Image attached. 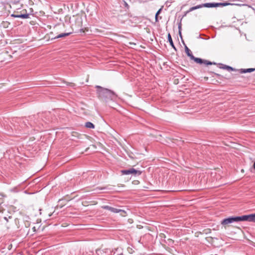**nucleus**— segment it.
<instances>
[{
  "label": "nucleus",
  "mask_w": 255,
  "mask_h": 255,
  "mask_svg": "<svg viewBox=\"0 0 255 255\" xmlns=\"http://www.w3.org/2000/svg\"><path fill=\"white\" fill-rule=\"evenodd\" d=\"M96 88L98 89V96L101 100L107 102L109 100H115L117 98V96L113 91L100 86H97Z\"/></svg>",
  "instance_id": "1"
},
{
  "label": "nucleus",
  "mask_w": 255,
  "mask_h": 255,
  "mask_svg": "<svg viewBox=\"0 0 255 255\" xmlns=\"http://www.w3.org/2000/svg\"><path fill=\"white\" fill-rule=\"evenodd\" d=\"M185 50L186 53L187 54L188 56L190 57L191 60H194L197 63L200 64H204L205 65L216 64V63L214 62L212 63L206 60H204L200 58H196L194 57L192 54L191 50L188 48V47L186 45H185Z\"/></svg>",
  "instance_id": "2"
},
{
  "label": "nucleus",
  "mask_w": 255,
  "mask_h": 255,
  "mask_svg": "<svg viewBox=\"0 0 255 255\" xmlns=\"http://www.w3.org/2000/svg\"><path fill=\"white\" fill-rule=\"evenodd\" d=\"M121 172L123 174L128 175L131 174L134 176L140 175L141 174V172L140 170H136L133 168L123 170L121 171Z\"/></svg>",
  "instance_id": "3"
},
{
  "label": "nucleus",
  "mask_w": 255,
  "mask_h": 255,
  "mask_svg": "<svg viewBox=\"0 0 255 255\" xmlns=\"http://www.w3.org/2000/svg\"><path fill=\"white\" fill-rule=\"evenodd\" d=\"M244 221L243 216L241 217H230L227 219H224V225L231 224L235 222Z\"/></svg>",
  "instance_id": "4"
},
{
  "label": "nucleus",
  "mask_w": 255,
  "mask_h": 255,
  "mask_svg": "<svg viewBox=\"0 0 255 255\" xmlns=\"http://www.w3.org/2000/svg\"><path fill=\"white\" fill-rule=\"evenodd\" d=\"M243 220L244 221H249L255 223V213L247 215H244Z\"/></svg>",
  "instance_id": "5"
},
{
  "label": "nucleus",
  "mask_w": 255,
  "mask_h": 255,
  "mask_svg": "<svg viewBox=\"0 0 255 255\" xmlns=\"http://www.w3.org/2000/svg\"><path fill=\"white\" fill-rule=\"evenodd\" d=\"M202 5H203V7H217L218 6H223V2L205 3L202 4Z\"/></svg>",
  "instance_id": "6"
},
{
  "label": "nucleus",
  "mask_w": 255,
  "mask_h": 255,
  "mask_svg": "<svg viewBox=\"0 0 255 255\" xmlns=\"http://www.w3.org/2000/svg\"><path fill=\"white\" fill-rule=\"evenodd\" d=\"M102 208L109 210L111 212H113V213H118V211H117V210H118L117 208L112 207L109 206H107V205L103 206H102Z\"/></svg>",
  "instance_id": "7"
},
{
  "label": "nucleus",
  "mask_w": 255,
  "mask_h": 255,
  "mask_svg": "<svg viewBox=\"0 0 255 255\" xmlns=\"http://www.w3.org/2000/svg\"><path fill=\"white\" fill-rule=\"evenodd\" d=\"M11 17H17V18H27L29 17V14L28 13H23L21 14H11Z\"/></svg>",
  "instance_id": "8"
},
{
  "label": "nucleus",
  "mask_w": 255,
  "mask_h": 255,
  "mask_svg": "<svg viewBox=\"0 0 255 255\" xmlns=\"http://www.w3.org/2000/svg\"><path fill=\"white\" fill-rule=\"evenodd\" d=\"M72 33V32L62 33H61V34H59L58 35H57L54 38L56 39V38H62V37H65V36L69 35Z\"/></svg>",
  "instance_id": "9"
},
{
  "label": "nucleus",
  "mask_w": 255,
  "mask_h": 255,
  "mask_svg": "<svg viewBox=\"0 0 255 255\" xmlns=\"http://www.w3.org/2000/svg\"><path fill=\"white\" fill-rule=\"evenodd\" d=\"M168 40L169 42L170 45L172 46V47H173L174 49L176 50V49L174 45V43L171 38V36L170 33L168 34Z\"/></svg>",
  "instance_id": "10"
},
{
  "label": "nucleus",
  "mask_w": 255,
  "mask_h": 255,
  "mask_svg": "<svg viewBox=\"0 0 255 255\" xmlns=\"http://www.w3.org/2000/svg\"><path fill=\"white\" fill-rule=\"evenodd\" d=\"M85 127L87 128H95L94 125L90 122H87L85 123Z\"/></svg>",
  "instance_id": "11"
},
{
  "label": "nucleus",
  "mask_w": 255,
  "mask_h": 255,
  "mask_svg": "<svg viewBox=\"0 0 255 255\" xmlns=\"http://www.w3.org/2000/svg\"><path fill=\"white\" fill-rule=\"evenodd\" d=\"M201 7H203V5H202V4L192 7L189 9V10H188V12L192 11L194 10H195V9L199 8H201Z\"/></svg>",
  "instance_id": "12"
},
{
  "label": "nucleus",
  "mask_w": 255,
  "mask_h": 255,
  "mask_svg": "<svg viewBox=\"0 0 255 255\" xmlns=\"http://www.w3.org/2000/svg\"><path fill=\"white\" fill-rule=\"evenodd\" d=\"M117 211H118V213H120L121 216L124 217L126 216V212L125 211L118 209Z\"/></svg>",
  "instance_id": "13"
},
{
  "label": "nucleus",
  "mask_w": 255,
  "mask_h": 255,
  "mask_svg": "<svg viewBox=\"0 0 255 255\" xmlns=\"http://www.w3.org/2000/svg\"><path fill=\"white\" fill-rule=\"evenodd\" d=\"M162 10V8H160L158 11L157 12H156V14H155V21L156 22H157L158 21V15L160 13L161 11Z\"/></svg>",
  "instance_id": "14"
},
{
  "label": "nucleus",
  "mask_w": 255,
  "mask_h": 255,
  "mask_svg": "<svg viewBox=\"0 0 255 255\" xmlns=\"http://www.w3.org/2000/svg\"><path fill=\"white\" fill-rule=\"evenodd\" d=\"M254 70V69L253 68H249L247 69H242V73H246V72H251Z\"/></svg>",
  "instance_id": "15"
},
{
  "label": "nucleus",
  "mask_w": 255,
  "mask_h": 255,
  "mask_svg": "<svg viewBox=\"0 0 255 255\" xmlns=\"http://www.w3.org/2000/svg\"><path fill=\"white\" fill-rule=\"evenodd\" d=\"M178 29H179V34L180 35V36L181 37V38H182V35H181V22L179 23L178 24Z\"/></svg>",
  "instance_id": "16"
},
{
  "label": "nucleus",
  "mask_w": 255,
  "mask_h": 255,
  "mask_svg": "<svg viewBox=\"0 0 255 255\" xmlns=\"http://www.w3.org/2000/svg\"><path fill=\"white\" fill-rule=\"evenodd\" d=\"M6 197L5 195H4L3 194H0V204H1L3 202L2 198L3 197Z\"/></svg>",
  "instance_id": "17"
},
{
  "label": "nucleus",
  "mask_w": 255,
  "mask_h": 255,
  "mask_svg": "<svg viewBox=\"0 0 255 255\" xmlns=\"http://www.w3.org/2000/svg\"><path fill=\"white\" fill-rule=\"evenodd\" d=\"M224 69H226L227 70H233L232 67H229L228 66H226V65H224Z\"/></svg>",
  "instance_id": "18"
},
{
  "label": "nucleus",
  "mask_w": 255,
  "mask_h": 255,
  "mask_svg": "<svg viewBox=\"0 0 255 255\" xmlns=\"http://www.w3.org/2000/svg\"><path fill=\"white\" fill-rule=\"evenodd\" d=\"M219 67L220 68H223V65L222 64H219Z\"/></svg>",
  "instance_id": "19"
},
{
  "label": "nucleus",
  "mask_w": 255,
  "mask_h": 255,
  "mask_svg": "<svg viewBox=\"0 0 255 255\" xmlns=\"http://www.w3.org/2000/svg\"><path fill=\"white\" fill-rule=\"evenodd\" d=\"M125 7H127L128 8V7H129L128 4L126 2H125Z\"/></svg>",
  "instance_id": "20"
},
{
  "label": "nucleus",
  "mask_w": 255,
  "mask_h": 255,
  "mask_svg": "<svg viewBox=\"0 0 255 255\" xmlns=\"http://www.w3.org/2000/svg\"><path fill=\"white\" fill-rule=\"evenodd\" d=\"M229 3L224 2V6L228 5Z\"/></svg>",
  "instance_id": "21"
},
{
  "label": "nucleus",
  "mask_w": 255,
  "mask_h": 255,
  "mask_svg": "<svg viewBox=\"0 0 255 255\" xmlns=\"http://www.w3.org/2000/svg\"><path fill=\"white\" fill-rule=\"evenodd\" d=\"M253 166H254V168L255 169V162H254V165H253Z\"/></svg>",
  "instance_id": "22"
},
{
  "label": "nucleus",
  "mask_w": 255,
  "mask_h": 255,
  "mask_svg": "<svg viewBox=\"0 0 255 255\" xmlns=\"http://www.w3.org/2000/svg\"><path fill=\"white\" fill-rule=\"evenodd\" d=\"M4 219L6 221H7V218H6V217H4Z\"/></svg>",
  "instance_id": "23"
},
{
  "label": "nucleus",
  "mask_w": 255,
  "mask_h": 255,
  "mask_svg": "<svg viewBox=\"0 0 255 255\" xmlns=\"http://www.w3.org/2000/svg\"><path fill=\"white\" fill-rule=\"evenodd\" d=\"M221 223L222 224H223V220H222V221H221Z\"/></svg>",
  "instance_id": "24"
}]
</instances>
